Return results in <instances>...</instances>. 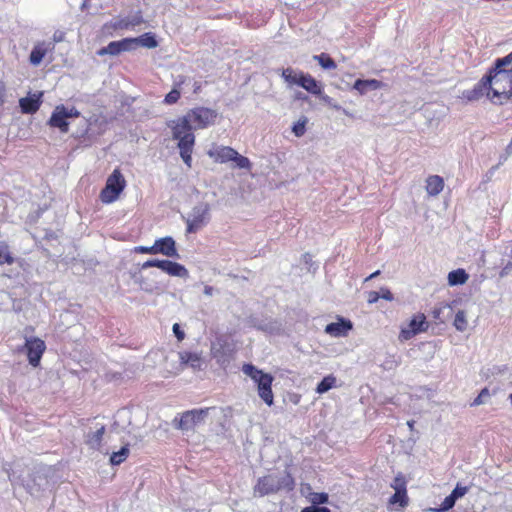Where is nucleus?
Returning <instances> with one entry per match:
<instances>
[{"instance_id":"f257e3e1","label":"nucleus","mask_w":512,"mask_h":512,"mask_svg":"<svg viewBox=\"0 0 512 512\" xmlns=\"http://www.w3.org/2000/svg\"><path fill=\"white\" fill-rule=\"evenodd\" d=\"M219 114L215 109L196 106L184 115L167 121L171 137L177 142V148L183 162L188 168L192 167V154L196 143L194 131L204 130L217 123Z\"/></svg>"},{"instance_id":"f03ea898","label":"nucleus","mask_w":512,"mask_h":512,"mask_svg":"<svg viewBox=\"0 0 512 512\" xmlns=\"http://www.w3.org/2000/svg\"><path fill=\"white\" fill-rule=\"evenodd\" d=\"M512 51L503 58H498L495 65L483 78L489 79L487 98L494 104L502 105L512 97Z\"/></svg>"},{"instance_id":"7ed1b4c3","label":"nucleus","mask_w":512,"mask_h":512,"mask_svg":"<svg viewBox=\"0 0 512 512\" xmlns=\"http://www.w3.org/2000/svg\"><path fill=\"white\" fill-rule=\"evenodd\" d=\"M295 480L288 471L283 473H270L260 477L253 488L255 496L263 497L279 491H292Z\"/></svg>"},{"instance_id":"20e7f679","label":"nucleus","mask_w":512,"mask_h":512,"mask_svg":"<svg viewBox=\"0 0 512 512\" xmlns=\"http://www.w3.org/2000/svg\"><path fill=\"white\" fill-rule=\"evenodd\" d=\"M242 371L256 383L259 397L267 405H272L274 398L272 392L273 376L263 372L252 364H244Z\"/></svg>"},{"instance_id":"39448f33","label":"nucleus","mask_w":512,"mask_h":512,"mask_svg":"<svg viewBox=\"0 0 512 512\" xmlns=\"http://www.w3.org/2000/svg\"><path fill=\"white\" fill-rule=\"evenodd\" d=\"M284 81L289 85H297L305 89L307 92L320 96L323 92V86L309 73L294 70L292 68H285L281 73Z\"/></svg>"},{"instance_id":"423d86ee","label":"nucleus","mask_w":512,"mask_h":512,"mask_svg":"<svg viewBox=\"0 0 512 512\" xmlns=\"http://www.w3.org/2000/svg\"><path fill=\"white\" fill-rule=\"evenodd\" d=\"M126 179L119 168H115L108 176L105 186L100 191L99 199L103 204H111L117 201L125 190Z\"/></svg>"},{"instance_id":"0eeeda50","label":"nucleus","mask_w":512,"mask_h":512,"mask_svg":"<svg viewBox=\"0 0 512 512\" xmlns=\"http://www.w3.org/2000/svg\"><path fill=\"white\" fill-rule=\"evenodd\" d=\"M207 154L216 163L225 164L231 161L234 162L235 167L240 169L250 170L252 167L247 157L240 155L230 146H214L208 150Z\"/></svg>"},{"instance_id":"6e6552de","label":"nucleus","mask_w":512,"mask_h":512,"mask_svg":"<svg viewBox=\"0 0 512 512\" xmlns=\"http://www.w3.org/2000/svg\"><path fill=\"white\" fill-rule=\"evenodd\" d=\"M143 23L144 19L141 12H137L131 17H120L106 22L102 26L101 32L105 37H111L117 31L133 30L135 27L140 26Z\"/></svg>"},{"instance_id":"1a4fd4ad","label":"nucleus","mask_w":512,"mask_h":512,"mask_svg":"<svg viewBox=\"0 0 512 512\" xmlns=\"http://www.w3.org/2000/svg\"><path fill=\"white\" fill-rule=\"evenodd\" d=\"M80 112L76 107L67 108L63 104L57 105L52 112L48 125L53 128H58L62 133L69 131L68 118L80 117Z\"/></svg>"},{"instance_id":"9d476101","label":"nucleus","mask_w":512,"mask_h":512,"mask_svg":"<svg viewBox=\"0 0 512 512\" xmlns=\"http://www.w3.org/2000/svg\"><path fill=\"white\" fill-rule=\"evenodd\" d=\"M210 206L207 203L195 206L190 217L186 220L187 232L196 233L209 221Z\"/></svg>"},{"instance_id":"9b49d317","label":"nucleus","mask_w":512,"mask_h":512,"mask_svg":"<svg viewBox=\"0 0 512 512\" xmlns=\"http://www.w3.org/2000/svg\"><path fill=\"white\" fill-rule=\"evenodd\" d=\"M24 348L29 364L33 367H38L46 350L45 342L38 337H30L26 339Z\"/></svg>"},{"instance_id":"f8f14e48","label":"nucleus","mask_w":512,"mask_h":512,"mask_svg":"<svg viewBox=\"0 0 512 512\" xmlns=\"http://www.w3.org/2000/svg\"><path fill=\"white\" fill-rule=\"evenodd\" d=\"M428 329L426 316L423 313H418L410 320L407 328H402L399 333V340L404 342L413 338L415 335L424 332Z\"/></svg>"},{"instance_id":"ddd939ff","label":"nucleus","mask_w":512,"mask_h":512,"mask_svg":"<svg viewBox=\"0 0 512 512\" xmlns=\"http://www.w3.org/2000/svg\"><path fill=\"white\" fill-rule=\"evenodd\" d=\"M352 328L353 324L350 320L339 317L337 322L326 325L325 332L332 337H344L348 335Z\"/></svg>"},{"instance_id":"4468645a","label":"nucleus","mask_w":512,"mask_h":512,"mask_svg":"<svg viewBox=\"0 0 512 512\" xmlns=\"http://www.w3.org/2000/svg\"><path fill=\"white\" fill-rule=\"evenodd\" d=\"M155 254H162L167 257H178L175 240L171 236L159 238L154 242Z\"/></svg>"},{"instance_id":"2eb2a0df","label":"nucleus","mask_w":512,"mask_h":512,"mask_svg":"<svg viewBox=\"0 0 512 512\" xmlns=\"http://www.w3.org/2000/svg\"><path fill=\"white\" fill-rule=\"evenodd\" d=\"M486 84H489V79L482 77L472 89L464 90L462 92V98L467 101H476L484 95L487 96Z\"/></svg>"},{"instance_id":"dca6fc26","label":"nucleus","mask_w":512,"mask_h":512,"mask_svg":"<svg viewBox=\"0 0 512 512\" xmlns=\"http://www.w3.org/2000/svg\"><path fill=\"white\" fill-rule=\"evenodd\" d=\"M186 81L187 77L184 75H180L174 80L172 90L165 95L163 100L166 105H173L179 101L181 97L182 86L186 83Z\"/></svg>"},{"instance_id":"f3484780","label":"nucleus","mask_w":512,"mask_h":512,"mask_svg":"<svg viewBox=\"0 0 512 512\" xmlns=\"http://www.w3.org/2000/svg\"><path fill=\"white\" fill-rule=\"evenodd\" d=\"M159 269L171 276L185 277L188 274L187 269L183 265L170 260H161Z\"/></svg>"},{"instance_id":"a211bd4d","label":"nucleus","mask_w":512,"mask_h":512,"mask_svg":"<svg viewBox=\"0 0 512 512\" xmlns=\"http://www.w3.org/2000/svg\"><path fill=\"white\" fill-rule=\"evenodd\" d=\"M383 87V83L377 79H357L354 82L353 88L361 95H364L368 90H377Z\"/></svg>"},{"instance_id":"6ab92c4d","label":"nucleus","mask_w":512,"mask_h":512,"mask_svg":"<svg viewBox=\"0 0 512 512\" xmlns=\"http://www.w3.org/2000/svg\"><path fill=\"white\" fill-rule=\"evenodd\" d=\"M49 45L50 44H46L45 42H39L33 47L29 56V61L32 65L37 66L43 61L50 50Z\"/></svg>"},{"instance_id":"aec40b11","label":"nucleus","mask_w":512,"mask_h":512,"mask_svg":"<svg viewBox=\"0 0 512 512\" xmlns=\"http://www.w3.org/2000/svg\"><path fill=\"white\" fill-rule=\"evenodd\" d=\"M19 105L23 113L34 114L39 110L41 106L40 96L34 95L33 97L21 98L19 100Z\"/></svg>"},{"instance_id":"412c9836","label":"nucleus","mask_w":512,"mask_h":512,"mask_svg":"<svg viewBox=\"0 0 512 512\" xmlns=\"http://www.w3.org/2000/svg\"><path fill=\"white\" fill-rule=\"evenodd\" d=\"M444 188V180L438 175H431L426 179V191L430 196L438 195Z\"/></svg>"},{"instance_id":"4be33fe9","label":"nucleus","mask_w":512,"mask_h":512,"mask_svg":"<svg viewBox=\"0 0 512 512\" xmlns=\"http://www.w3.org/2000/svg\"><path fill=\"white\" fill-rule=\"evenodd\" d=\"M135 40V47L142 46L145 48H156L158 46V41L156 40L155 35L152 32H146L138 37L133 38Z\"/></svg>"},{"instance_id":"5701e85b","label":"nucleus","mask_w":512,"mask_h":512,"mask_svg":"<svg viewBox=\"0 0 512 512\" xmlns=\"http://www.w3.org/2000/svg\"><path fill=\"white\" fill-rule=\"evenodd\" d=\"M469 275L462 268L453 270L448 274V283L451 286L462 285L467 282Z\"/></svg>"},{"instance_id":"b1692460","label":"nucleus","mask_w":512,"mask_h":512,"mask_svg":"<svg viewBox=\"0 0 512 512\" xmlns=\"http://www.w3.org/2000/svg\"><path fill=\"white\" fill-rule=\"evenodd\" d=\"M336 377L332 374L325 376L317 385L316 392L323 394L336 387Z\"/></svg>"},{"instance_id":"393cba45","label":"nucleus","mask_w":512,"mask_h":512,"mask_svg":"<svg viewBox=\"0 0 512 512\" xmlns=\"http://www.w3.org/2000/svg\"><path fill=\"white\" fill-rule=\"evenodd\" d=\"M409 498L407 495V490L395 491V493L389 498V504L395 505L399 504L401 508H405L408 505Z\"/></svg>"},{"instance_id":"a878e982","label":"nucleus","mask_w":512,"mask_h":512,"mask_svg":"<svg viewBox=\"0 0 512 512\" xmlns=\"http://www.w3.org/2000/svg\"><path fill=\"white\" fill-rule=\"evenodd\" d=\"M14 257L10 252L9 246L6 242L0 241V265H12Z\"/></svg>"},{"instance_id":"bb28decb","label":"nucleus","mask_w":512,"mask_h":512,"mask_svg":"<svg viewBox=\"0 0 512 512\" xmlns=\"http://www.w3.org/2000/svg\"><path fill=\"white\" fill-rule=\"evenodd\" d=\"M182 362L189 364L192 368H200L202 359L197 353L184 352L181 354Z\"/></svg>"},{"instance_id":"cd10ccee","label":"nucleus","mask_w":512,"mask_h":512,"mask_svg":"<svg viewBox=\"0 0 512 512\" xmlns=\"http://www.w3.org/2000/svg\"><path fill=\"white\" fill-rule=\"evenodd\" d=\"M105 432V427L102 426L97 429L93 434L88 436L87 444L92 448H99L101 445V441Z\"/></svg>"},{"instance_id":"c85d7f7f","label":"nucleus","mask_w":512,"mask_h":512,"mask_svg":"<svg viewBox=\"0 0 512 512\" xmlns=\"http://www.w3.org/2000/svg\"><path fill=\"white\" fill-rule=\"evenodd\" d=\"M314 59L318 61L324 69H336V62L326 53H321L320 55H315Z\"/></svg>"},{"instance_id":"c756f323","label":"nucleus","mask_w":512,"mask_h":512,"mask_svg":"<svg viewBox=\"0 0 512 512\" xmlns=\"http://www.w3.org/2000/svg\"><path fill=\"white\" fill-rule=\"evenodd\" d=\"M129 455L128 446H123L118 452H113L110 456V462L113 465H120L122 462L126 460Z\"/></svg>"},{"instance_id":"7c9ffc66","label":"nucleus","mask_w":512,"mask_h":512,"mask_svg":"<svg viewBox=\"0 0 512 512\" xmlns=\"http://www.w3.org/2000/svg\"><path fill=\"white\" fill-rule=\"evenodd\" d=\"M195 424V418H174L173 420V426L180 430L191 429Z\"/></svg>"},{"instance_id":"2f4dec72","label":"nucleus","mask_w":512,"mask_h":512,"mask_svg":"<svg viewBox=\"0 0 512 512\" xmlns=\"http://www.w3.org/2000/svg\"><path fill=\"white\" fill-rule=\"evenodd\" d=\"M97 54L99 56H105V55L117 56V55L121 54V52L119 50V46L116 43V41H112L107 46L99 49L97 51Z\"/></svg>"},{"instance_id":"473e14b6","label":"nucleus","mask_w":512,"mask_h":512,"mask_svg":"<svg viewBox=\"0 0 512 512\" xmlns=\"http://www.w3.org/2000/svg\"><path fill=\"white\" fill-rule=\"evenodd\" d=\"M453 325L458 331H465L467 329L468 322L464 311L460 310L456 313Z\"/></svg>"},{"instance_id":"72a5a7b5","label":"nucleus","mask_w":512,"mask_h":512,"mask_svg":"<svg viewBox=\"0 0 512 512\" xmlns=\"http://www.w3.org/2000/svg\"><path fill=\"white\" fill-rule=\"evenodd\" d=\"M116 43L118 44L121 53L136 49L135 40L133 39V37L123 38L121 40L116 41Z\"/></svg>"},{"instance_id":"f704fd0d","label":"nucleus","mask_w":512,"mask_h":512,"mask_svg":"<svg viewBox=\"0 0 512 512\" xmlns=\"http://www.w3.org/2000/svg\"><path fill=\"white\" fill-rule=\"evenodd\" d=\"M456 499L452 497L451 494L446 496L441 504L440 508H433L431 509L434 512H441V511H447L451 509L455 505Z\"/></svg>"},{"instance_id":"c9c22d12","label":"nucleus","mask_w":512,"mask_h":512,"mask_svg":"<svg viewBox=\"0 0 512 512\" xmlns=\"http://www.w3.org/2000/svg\"><path fill=\"white\" fill-rule=\"evenodd\" d=\"M490 396H491V394H490L489 389L488 388H483L481 390V392L478 394V396L473 400L471 405L472 406H477V405L484 404V403H486L488 401Z\"/></svg>"},{"instance_id":"e433bc0d","label":"nucleus","mask_w":512,"mask_h":512,"mask_svg":"<svg viewBox=\"0 0 512 512\" xmlns=\"http://www.w3.org/2000/svg\"><path fill=\"white\" fill-rule=\"evenodd\" d=\"M406 480H405V477L402 475V474H398L393 482L391 483V488H393L395 491H400V490H407L406 488Z\"/></svg>"},{"instance_id":"4c0bfd02","label":"nucleus","mask_w":512,"mask_h":512,"mask_svg":"<svg viewBox=\"0 0 512 512\" xmlns=\"http://www.w3.org/2000/svg\"><path fill=\"white\" fill-rule=\"evenodd\" d=\"M310 501L314 506L317 504H325L328 502V495L324 492L311 493Z\"/></svg>"},{"instance_id":"58836bf2","label":"nucleus","mask_w":512,"mask_h":512,"mask_svg":"<svg viewBox=\"0 0 512 512\" xmlns=\"http://www.w3.org/2000/svg\"><path fill=\"white\" fill-rule=\"evenodd\" d=\"M306 123L307 119L304 117L303 119L299 120L293 125L292 131L295 134V136L300 137L304 135L306 131Z\"/></svg>"},{"instance_id":"ea45409f","label":"nucleus","mask_w":512,"mask_h":512,"mask_svg":"<svg viewBox=\"0 0 512 512\" xmlns=\"http://www.w3.org/2000/svg\"><path fill=\"white\" fill-rule=\"evenodd\" d=\"M210 410H215V408H204V409H192V410H187L185 412H183L181 414V416H185V417H188V416H205L206 414H208V412Z\"/></svg>"},{"instance_id":"a19ab883","label":"nucleus","mask_w":512,"mask_h":512,"mask_svg":"<svg viewBox=\"0 0 512 512\" xmlns=\"http://www.w3.org/2000/svg\"><path fill=\"white\" fill-rule=\"evenodd\" d=\"M469 491L468 486H461L457 484L453 491L450 493L456 500L463 497Z\"/></svg>"},{"instance_id":"79ce46f5","label":"nucleus","mask_w":512,"mask_h":512,"mask_svg":"<svg viewBox=\"0 0 512 512\" xmlns=\"http://www.w3.org/2000/svg\"><path fill=\"white\" fill-rule=\"evenodd\" d=\"M155 250H156V248H154V245H152V246H137L134 248V252L140 253V254L155 255Z\"/></svg>"},{"instance_id":"37998d69","label":"nucleus","mask_w":512,"mask_h":512,"mask_svg":"<svg viewBox=\"0 0 512 512\" xmlns=\"http://www.w3.org/2000/svg\"><path fill=\"white\" fill-rule=\"evenodd\" d=\"M448 304H441L432 310V316L435 320H441V313L445 308H448Z\"/></svg>"},{"instance_id":"c03bdc74","label":"nucleus","mask_w":512,"mask_h":512,"mask_svg":"<svg viewBox=\"0 0 512 512\" xmlns=\"http://www.w3.org/2000/svg\"><path fill=\"white\" fill-rule=\"evenodd\" d=\"M301 512H330L327 507L308 506L301 510Z\"/></svg>"},{"instance_id":"a18cd8bd","label":"nucleus","mask_w":512,"mask_h":512,"mask_svg":"<svg viewBox=\"0 0 512 512\" xmlns=\"http://www.w3.org/2000/svg\"><path fill=\"white\" fill-rule=\"evenodd\" d=\"M379 293H380V298L385 299L387 301L393 300V294L391 293V291L388 288H385V287L381 288Z\"/></svg>"},{"instance_id":"49530a36","label":"nucleus","mask_w":512,"mask_h":512,"mask_svg":"<svg viewBox=\"0 0 512 512\" xmlns=\"http://www.w3.org/2000/svg\"><path fill=\"white\" fill-rule=\"evenodd\" d=\"M160 264H161V260L151 259V260H147L146 262H144L142 265V268L143 269L150 268V267L160 268Z\"/></svg>"},{"instance_id":"de8ad7c7","label":"nucleus","mask_w":512,"mask_h":512,"mask_svg":"<svg viewBox=\"0 0 512 512\" xmlns=\"http://www.w3.org/2000/svg\"><path fill=\"white\" fill-rule=\"evenodd\" d=\"M380 299V293L377 291H370L367 296V302L369 304L376 303Z\"/></svg>"},{"instance_id":"09e8293b","label":"nucleus","mask_w":512,"mask_h":512,"mask_svg":"<svg viewBox=\"0 0 512 512\" xmlns=\"http://www.w3.org/2000/svg\"><path fill=\"white\" fill-rule=\"evenodd\" d=\"M173 332H174V334H175V336L177 337V339H178V340H180V341H181V340H183V339H184L185 334H184V332L181 330V328H180L179 324L175 323V324L173 325Z\"/></svg>"},{"instance_id":"8fccbe9b","label":"nucleus","mask_w":512,"mask_h":512,"mask_svg":"<svg viewBox=\"0 0 512 512\" xmlns=\"http://www.w3.org/2000/svg\"><path fill=\"white\" fill-rule=\"evenodd\" d=\"M512 271V261H509L500 271V277L508 275Z\"/></svg>"},{"instance_id":"3c124183","label":"nucleus","mask_w":512,"mask_h":512,"mask_svg":"<svg viewBox=\"0 0 512 512\" xmlns=\"http://www.w3.org/2000/svg\"><path fill=\"white\" fill-rule=\"evenodd\" d=\"M379 274H380V271H379V270H377V271L373 272L371 275H369V276L365 279V281H369V280H371V279H373V278L377 277Z\"/></svg>"},{"instance_id":"603ef678","label":"nucleus","mask_w":512,"mask_h":512,"mask_svg":"<svg viewBox=\"0 0 512 512\" xmlns=\"http://www.w3.org/2000/svg\"><path fill=\"white\" fill-rule=\"evenodd\" d=\"M201 90V84L199 82L194 83V93L197 94Z\"/></svg>"},{"instance_id":"864d4df0","label":"nucleus","mask_w":512,"mask_h":512,"mask_svg":"<svg viewBox=\"0 0 512 512\" xmlns=\"http://www.w3.org/2000/svg\"><path fill=\"white\" fill-rule=\"evenodd\" d=\"M221 412H222V413H224V414H226L227 412H228V413H231V408H228V409H227V411H226V410H224V409H222V410H221Z\"/></svg>"},{"instance_id":"5fc2aeb1","label":"nucleus","mask_w":512,"mask_h":512,"mask_svg":"<svg viewBox=\"0 0 512 512\" xmlns=\"http://www.w3.org/2000/svg\"><path fill=\"white\" fill-rule=\"evenodd\" d=\"M205 292H206L207 294H210V293H211V288H210V287H206Z\"/></svg>"},{"instance_id":"6e6d98bb","label":"nucleus","mask_w":512,"mask_h":512,"mask_svg":"<svg viewBox=\"0 0 512 512\" xmlns=\"http://www.w3.org/2000/svg\"><path fill=\"white\" fill-rule=\"evenodd\" d=\"M407 424H408V425H409L410 427H412V425H413V422H411V421H408V422H407Z\"/></svg>"},{"instance_id":"4d7b16f0","label":"nucleus","mask_w":512,"mask_h":512,"mask_svg":"<svg viewBox=\"0 0 512 512\" xmlns=\"http://www.w3.org/2000/svg\"><path fill=\"white\" fill-rule=\"evenodd\" d=\"M509 400H510V402L512 404V394L509 395Z\"/></svg>"}]
</instances>
